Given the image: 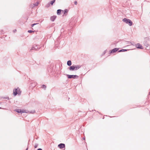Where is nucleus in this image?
Instances as JSON below:
<instances>
[{
	"label": "nucleus",
	"mask_w": 150,
	"mask_h": 150,
	"mask_svg": "<svg viewBox=\"0 0 150 150\" xmlns=\"http://www.w3.org/2000/svg\"><path fill=\"white\" fill-rule=\"evenodd\" d=\"M58 147L59 148L61 149L63 148H65V145L64 144L61 143L58 145Z\"/></svg>",
	"instance_id": "0eeeda50"
},
{
	"label": "nucleus",
	"mask_w": 150,
	"mask_h": 150,
	"mask_svg": "<svg viewBox=\"0 0 150 150\" xmlns=\"http://www.w3.org/2000/svg\"><path fill=\"white\" fill-rule=\"evenodd\" d=\"M122 21L128 24L129 26H131L132 24V22L130 19L125 18L123 19Z\"/></svg>",
	"instance_id": "f257e3e1"
},
{
	"label": "nucleus",
	"mask_w": 150,
	"mask_h": 150,
	"mask_svg": "<svg viewBox=\"0 0 150 150\" xmlns=\"http://www.w3.org/2000/svg\"><path fill=\"white\" fill-rule=\"evenodd\" d=\"M127 51V50H126V49H122V50H119V51H118V52H123L126 51Z\"/></svg>",
	"instance_id": "2eb2a0df"
},
{
	"label": "nucleus",
	"mask_w": 150,
	"mask_h": 150,
	"mask_svg": "<svg viewBox=\"0 0 150 150\" xmlns=\"http://www.w3.org/2000/svg\"><path fill=\"white\" fill-rule=\"evenodd\" d=\"M2 108L1 107H0V109Z\"/></svg>",
	"instance_id": "c756f323"
},
{
	"label": "nucleus",
	"mask_w": 150,
	"mask_h": 150,
	"mask_svg": "<svg viewBox=\"0 0 150 150\" xmlns=\"http://www.w3.org/2000/svg\"><path fill=\"white\" fill-rule=\"evenodd\" d=\"M28 32L29 33H32L34 32V31L31 30H29L28 31Z\"/></svg>",
	"instance_id": "a211bd4d"
},
{
	"label": "nucleus",
	"mask_w": 150,
	"mask_h": 150,
	"mask_svg": "<svg viewBox=\"0 0 150 150\" xmlns=\"http://www.w3.org/2000/svg\"><path fill=\"white\" fill-rule=\"evenodd\" d=\"M67 64L69 66H70L71 64V62L70 60L68 61L67 62Z\"/></svg>",
	"instance_id": "ddd939ff"
},
{
	"label": "nucleus",
	"mask_w": 150,
	"mask_h": 150,
	"mask_svg": "<svg viewBox=\"0 0 150 150\" xmlns=\"http://www.w3.org/2000/svg\"><path fill=\"white\" fill-rule=\"evenodd\" d=\"M62 10L61 9H58L57 10V13L58 15H60L61 13H62Z\"/></svg>",
	"instance_id": "9b49d317"
},
{
	"label": "nucleus",
	"mask_w": 150,
	"mask_h": 150,
	"mask_svg": "<svg viewBox=\"0 0 150 150\" xmlns=\"http://www.w3.org/2000/svg\"><path fill=\"white\" fill-rule=\"evenodd\" d=\"M40 47V46L39 45H34L32 47L31 50H33V48H35V50H37Z\"/></svg>",
	"instance_id": "39448f33"
},
{
	"label": "nucleus",
	"mask_w": 150,
	"mask_h": 150,
	"mask_svg": "<svg viewBox=\"0 0 150 150\" xmlns=\"http://www.w3.org/2000/svg\"><path fill=\"white\" fill-rule=\"evenodd\" d=\"M35 4V6H37L39 4V3L38 2H36L34 4Z\"/></svg>",
	"instance_id": "412c9836"
},
{
	"label": "nucleus",
	"mask_w": 150,
	"mask_h": 150,
	"mask_svg": "<svg viewBox=\"0 0 150 150\" xmlns=\"http://www.w3.org/2000/svg\"><path fill=\"white\" fill-rule=\"evenodd\" d=\"M16 30H14V32H16Z\"/></svg>",
	"instance_id": "cd10ccee"
},
{
	"label": "nucleus",
	"mask_w": 150,
	"mask_h": 150,
	"mask_svg": "<svg viewBox=\"0 0 150 150\" xmlns=\"http://www.w3.org/2000/svg\"><path fill=\"white\" fill-rule=\"evenodd\" d=\"M55 0H53L51 1L50 4L52 5L55 2Z\"/></svg>",
	"instance_id": "dca6fc26"
},
{
	"label": "nucleus",
	"mask_w": 150,
	"mask_h": 150,
	"mask_svg": "<svg viewBox=\"0 0 150 150\" xmlns=\"http://www.w3.org/2000/svg\"><path fill=\"white\" fill-rule=\"evenodd\" d=\"M74 4H75V5H76L77 4V2L76 1H75L74 2Z\"/></svg>",
	"instance_id": "b1692460"
},
{
	"label": "nucleus",
	"mask_w": 150,
	"mask_h": 150,
	"mask_svg": "<svg viewBox=\"0 0 150 150\" xmlns=\"http://www.w3.org/2000/svg\"><path fill=\"white\" fill-rule=\"evenodd\" d=\"M28 148H27L26 150H28Z\"/></svg>",
	"instance_id": "c85d7f7f"
},
{
	"label": "nucleus",
	"mask_w": 150,
	"mask_h": 150,
	"mask_svg": "<svg viewBox=\"0 0 150 150\" xmlns=\"http://www.w3.org/2000/svg\"><path fill=\"white\" fill-rule=\"evenodd\" d=\"M35 4H33V6H32V8H33V7H35Z\"/></svg>",
	"instance_id": "5701e85b"
},
{
	"label": "nucleus",
	"mask_w": 150,
	"mask_h": 150,
	"mask_svg": "<svg viewBox=\"0 0 150 150\" xmlns=\"http://www.w3.org/2000/svg\"><path fill=\"white\" fill-rule=\"evenodd\" d=\"M80 67H81V66H80L77 65L76 66H75V70H76L79 69V68H80Z\"/></svg>",
	"instance_id": "4468645a"
},
{
	"label": "nucleus",
	"mask_w": 150,
	"mask_h": 150,
	"mask_svg": "<svg viewBox=\"0 0 150 150\" xmlns=\"http://www.w3.org/2000/svg\"><path fill=\"white\" fill-rule=\"evenodd\" d=\"M37 24V23H34L31 26L32 27H33L34 25Z\"/></svg>",
	"instance_id": "4be33fe9"
},
{
	"label": "nucleus",
	"mask_w": 150,
	"mask_h": 150,
	"mask_svg": "<svg viewBox=\"0 0 150 150\" xmlns=\"http://www.w3.org/2000/svg\"><path fill=\"white\" fill-rule=\"evenodd\" d=\"M21 92L20 91V89L18 88L17 89H16L13 90V93L14 95L16 96L18 93H21Z\"/></svg>",
	"instance_id": "f03ea898"
},
{
	"label": "nucleus",
	"mask_w": 150,
	"mask_h": 150,
	"mask_svg": "<svg viewBox=\"0 0 150 150\" xmlns=\"http://www.w3.org/2000/svg\"><path fill=\"white\" fill-rule=\"evenodd\" d=\"M137 48L138 49H143V48L141 45L139 43H137L135 45Z\"/></svg>",
	"instance_id": "423d86ee"
},
{
	"label": "nucleus",
	"mask_w": 150,
	"mask_h": 150,
	"mask_svg": "<svg viewBox=\"0 0 150 150\" xmlns=\"http://www.w3.org/2000/svg\"><path fill=\"white\" fill-rule=\"evenodd\" d=\"M75 66H70V67H69V69L71 71H74V70H75Z\"/></svg>",
	"instance_id": "6e6552de"
},
{
	"label": "nucleus",
	"mask_w": 150,
	"mask_h": 150,
	"mask_svg": "<svg viewBox=\"0 0 150 150\" xmlns=\"http://www.w3.org/2000/svg\"><path fill=\"white\" fill-rule=\"evenodd\" d=\"M56 17V16H51L50 18V19L52 21H53L55 19Z\"/></svg>",
	"instance_id": "f8f14e48"
},
{
	"label": "nucleus",
	"mask_w": 150,
	"mask_h": 150,
	"mask_svg": "<svg viewBox=\"0 0 150 150\" xmlns=\"http://www.w3.org/2000/svg\"><path fill=\"white\" fill-rule=\"evenodd\" d=\"M130 44H131L132 45H133L132 42H127V45H129Z\"/></svg>",
	"instance_id": "6ab92c4d"
},
{
	"label": "nucleus",
	"mask_w": 150,
	"mask_h": 150,
	"mask_svg": "<svg viewBox=\"0 0 150 150\" xmlns=\"http://www.w3.org/2000/svg\"><path fill=\"white\" fill-rule=\"evenodd\" d=\"M37 150H42V149H41L39 148Z\"/></svg>",
	"instance_id": "393cba45"
},
{
	"label": "nucleus",
	"mask_w": 150,
	"mask_h": 150,
	"mask_svg": "<svg viewBox=\"0 0 150 150\" xmlns=\"http://www.w3.org/2000/svg\"><path fill=\"white\" fill-rule=\"evenodd\" d=\"M35 112V111H33V112H32V113H34Z\"/></svg>",
	"instance_id": "a878e982"
},
{
	"label": "nucleus",
	"mask_w": 150,
	"mask_h": 150,
	"mask_svg": "<svg viewBox=\"0 0 150 150\" xmlns=\"http://www.w3.org/2000/svg\"><path fill=\"white\" fill-rule=\"evenodd\" d=\"M67 77L69 79H71V78H73V79H75L76 78V77H78V76L76 75H69L67 74Z\"/></svg>",
	"instance_id": "7ed1b4c3"
},
{
	"label": "nucleus",
	"mask_w": 150,
	"mask_h": 150,
	"mask_svg": "<svg viewBox=\"0 0 150 150\" xmlns=\"http://www.w3.org/2000/svg\"><path fill=\"white\" fill-rule=\"evenodd\" d=\"M118 50V49L117 48H114L111 50V53L115 52Z\"/></svg>",
	"instance_id": "9d476101"
},
{
	"label": "nucleus",
	"mask_w": 150,
	"mask_h": 150,
	"mask_svg": "<svg viewBox=\"0 0 150 150\" xmlns=\"http://www.w3.org/2000/svg\"><path fill=\"white\" fill-rule=\"evenodd\" d=\"M33 50H31V49H30V50H35V48H33Z\"/></svg>",
	"instance_id": "bb28decb"
},
{
	"label": "nucleus",
	"mask_w": 150,
	"mask_h": 150,
	"mask_svg": "<svg viewBox=\"0 0 150 150\" xmlns=\"http://www.w3.org/2000/svg\"><path fill=\"white\" fill-rule=\"evenodd\" d=\"M38 146V144H35L34 147L35 148H36Z\"/></svg>",
	"instance_id": "aec40b11"
},
{
	"label": "nucleus",
	"mask_w": 150,
	"mask_h": 150,
	"mask_svg": "<svg viewBox=\"0 0 150 150\" xmlns=\"http://www.w3.org/2000/svg\"><path fill=\"white\" fill-rule=\"evenodd\" d=\"M68 12V10L67 9H65L64 11L62 10V13H63L64 14L63 16H64V15H66Z\"/></svg>",
	"instance_id": "1a4fd4ad"
},
{
	"label": "nucleus",
	"mask_w": 150,
	"mask_h": 150,
	"mask_svg": "<svg viewBox=\"0 0 150 150\" xmlns=\"http://www.w3.org/2000/svg\"><path fill=\"white\" fill-rule=\"evenodd\" d=\"M15 110L17 112H18V113H21V114L22 113H24V112H25L26 110H21V109H16V110Z\"/></svg>",
	"instance_id": "20e7f679"
},
{
	"label": "nucleus",
	"mask_w": 150,
	"mask_h": 150,
	"mask_svg": "<svg viewBox=\"0 0 150 150\" xmlns=\"http://www.w3.org/2000/svg\"><path fill=\"white\" fill-rule=\"evenodd\" d=\"M46 87L45 85H42V88L45 89L46 88Z\"/></svg>",
	"instance_id": "f3484780"
}]
</instances>
